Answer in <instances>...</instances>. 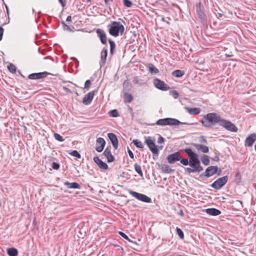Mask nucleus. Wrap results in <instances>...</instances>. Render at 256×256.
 <instances>
[{
    "mask_svg": "<svg viewBox=\"0 0 256 256\" xmlns=\"http://www.w3.org/2000/svg\"><path fill=\"white\" fill-rule=\"evenodd\" d=\"M194 146L198 150H201L204 153H208V148L201 144H194Z\"/></svg>",
    "mask_w": 256,
    "mask_h": 256,
    "instance_id": "nucleus-23",
    "label": "nucleus"
},
{
    "mask_svg": "<svg viewBox=\"0 0 256 256\" xmlns=\"http://www.w3.org/2000/svg\"><path fill=\"white\" fill-rule=\"evenodd\" d=\"M200 16L201 18H204V14L202 13L201 14H200Z\"/></svg>",
    "mask_w": 256,
    "mask_h": 256,
    "instance_id": "nucleus-60",
    "label": "nucleus"
},
{
    "mask_svg": "<svg viewBox=\"0 0 256 256\" xmlns=\"http://www.w3.org/2000/svg\"><path fill=\"white\" fill-rule=\"evenodd\" d=\"M4 32V29L2 26H0V41L2 40Z\"/></svg>",
    "mask_w": 256,
    "mask_h": 256,
    "instance_id": "nucleus-51",
    "label": "nucleus"
},
{
    "mask_svg": "<svg viewBox=\"0 0 256 256\" xmlns=\"http://www.w3.org/2000/svg\"><path fill=\"white\" fill-rule=\"evenodd\" d=\"M93 160L100 168L104 170L108 169V164L106 162H102L98 156H94Z\"/></svg>",
    "mask_w": 256,
    "mask_h": 256,
    "instance_id": "nucleus-19",
    "label": "nucleus"
},
{
    "mask_svg": "<svg viewBox=\"0 0 256 256\" xmlns=\"http://www.w3.org/2000/svg\"><path fill=\"white\" fill-rule=\"evenodd\" d=\"M109 34L114 37L122 35L124 31V26L118 22L113 21L108 26Z\"/></svg>",
    "mask_w": 256,
    "mask_h": 256,
    "instance_id": "nucleus-2",
    "label": "nucleus"
},
{
    "mask_svg": "<svg viewBox=\"0 0 256 256\" xmlns=\"http://www.w3.org/2000/svg\"><path fill=\"white\" fill-rule=\"evenodd\" d=\"M123 4L127 8H130L132 5V2L130 0H123Z\"/></svg>",
    "mask_w": 256,
    "mask_h": 256,
    "instance_id": "nucleus-39",
    "label": "nucleus"
},
{
    "mask_svg": "<svg viewBox=\"0 0 256 256\" xmlns=\"http://www.w3.org/2000/svg\"><path fill=\"white\" fill-rule=\"evenodd\" d=\"M103 154L107 158L108 162H112L114 161V156L112 155L110 148H106L105 149Z\"/></svg>",
    "mask_w": 256,
    "mask_h": 256,
    "instance_id": "nucleus-20",
    "label": "nucleus"
},
{
    "mask_svg": "<svg viewBox=\"0 0 256 256\" xmlns=\"http://www.w3.org/2000/svg\"><path fill=\"white\" fill-rule=\"evenodd\" d=\"M187 110V112L192 115H196L198 114L200 112V108H186Z\"/></svg>",
    "mask_w": 256,
    "mask_h": 256,
    "instance_id": "nucleus-26",
    "label": "nucleus"
},
{
    "mask_svg": "<svg viewBox=\"0 0 256 256\" xmlns=\"http://www.w3.org/2000/svg\"><path fill=\"white\" fill-rule=\"evenodd\" d=\"M48 72H38V73H33L30 74L28 78L30 80H38L41 79L46 78L48 74Z\"/></svg>",
    "mask_w": 256,
    "mask_h": 256,
    "instance_id": "nucleus-13",
    "label": "nucleus"
},
{
    "mask_svg": "<svg viewBox=\"0 0 256 256\" xmlns=\"http://www.w3.org/2000/svg\"><path fill=\"white\" fill-rule=\"evenodd\" d=\"M184 152L188 156L190 160L198 157V155L194 152L190 148H186Z\"/></svg>",
    "mask_w": 256,
    "mask_h": 256,
    "instance_id": "nucleus-25",
    "label": "nucleus"
},
{
    "mask_svg": "<svg viewBox=\"0 0 256 256\" xmlns=\"http://www.w3.org/2000/svg\"><path fill=\"white\" fill-rule=\"evenodd\" d=\"M162 21H164H164H165V20H164V18H162Z\"/></svg>",
    "mask_w": 256,
    "mask_h": 256,
    "instance_id": "nucleus-64",
    "label": "nucleus"
},
{
    "mask_svg": "<svg viewBox=\"0 0 256 256\" xmlns=\"http://www.w3.org/2000/svg\"><path fill=\"white\" fill-rule=\"evenodd\" d=\"M7 253L9 256H17L18 251L16 248H10L7 250Z\"/></svg>",
    "mask_w": 256,
    "mask_h": 256,
    "instance_id": "nucleus-28",
    "label": "nucleus"
},
{
    "mask_svg": "<svg viewBox=\"0 0 256 256\" xmlns=\"http://www.w3.org/2000/svg\"><path fill=\"white\" fill-rule=\"evenodd\" d=\"M109 114L110 116L114 118H116L119 116L118 112L116 110H110L109 112Z\"/></svg>",
    "mask_w": 256,
    "mask_h": 256,
    "instance_id": "nucleus-35",
    "label": "nucleus"
},
{
    "mask_svg": "<svg viewBox=\"0 0 256 256\" xmlns=\"http://www.w3.org/2000/svg\"><path fill=\"white\" fill-rule=\"evenodd\" d=\"M96 32L101 42L104 44H106L107 38L105 32L102 29L98 28L96 30Z\"/></svg>",
    "mask_w": 256,
    "mask_h": 256,
    "instance_id": "nucleus-15",
    "label": "nucleus"
},
{
    "mask_svg": "<svg viewBox=\"0 0 256 256\" xmlns=\"http://www.w3.org/2000/svg\"><path fill=\"white\" fill-rule=\"evenodd\" d=\"M108 136L110 140L113 147L116 150L118 148V140L116 135L114 133L110 132L108 134Z\"/></svg>",
    "mask_w": 256,
    "mask_h": 256,
    "instance_id": "nucleus-18",
    "label": "nucleus"
},
{
    "mask_svg": "<svg viewBox=\"0 0 256 256\" xmlns=\"http://www.w3.org/2000/svg\"><path fill=\"white\" fill-rule=\"evenodd\" d=\"M134 170L138 174L141 176H143V173L142 170L141 166L138 164H135L134 165Z\"/></svg>",
    "mask_w": 256,
    "mask_h": 256,
    "instance_id": "nucleus-31",
    "label": "nucleus"
},
{
    "mask_svg": "<svg viewBox=\"0 0 256 256\" xmlns=\"http://www.w3.org/2000/svg\"><path fill=\"white\" fill-rule=\"evenodd\" d=\"M162 148H163V146H159V148H160V149H162Z\"/></svg>",
    "mask_w": 256,
    "mask_h": 256,
    "instance_id": "nucleus-63",
    "label": "nucleus"
},
{
    "mask_svg": "<svg viewBox=\"0 0 256 256\" xmlns=\"http://www.w3.org/2000/svg\"><path fill=\"white\" fill-rule=\"evenodd\" d=\"M154 142L155 139L150 136H148L145 140V143L147 144L152 153L154 154H158V150Z\"/></svg>",
    "mask_w": 256,
    "mask_h": 256,
    "instance_id": "nucleus-8",
    "label": "nucleus"
},
{
    "mask_svg": "<svg viewBox=\"0 0 256 256\" xmlns=\"http://www.w3.org/2000/svg\"><path fill=\"white\" fill-rule=\"evenodd\" d=\"M256 140V133H254L248 136L244 142L245 146L251 147Z\"/></svg>",
    "mask_w": 256,
    "mask_h": 256,
    "instance_id": "nucleus-16",
    "label": "nucleus"
},
{
    "mask_svg": "<svg viewBox=\"0 0 256 256\" xmlns=\"http://www.w3.org/2000/svg\"><path fill=\"white\" fill-rule=\"evenodd\" d=\"M182 158L179 152H175L168 155L167 157V160L169 164H172L176 162L179 161Z\"/></svg>",
    "mask_w": 256,
    "mask_h": 256,
    "instance_id": "nucleus-11",
    "label": "nucleus"
},
{
    "mask_svg": "<svg viewBox=\"0 0 256 256\" xmlns=\"http://www.w3.org/2000/svg\"><path fill=\"white\" fill-rule=\"evenodd\" d=\"M106 142L103 138H99L96 140V150L98 152H102L105 146Z\"/></svg>",
    "mask_w": 256,
    "mask_h": 256,
    "instance_id": "nucleus-14",
    "label": "nucleus"
},
{
    "mask_svg": "<svg viewBox=\"0 0 256 256\" xmlns=\"http://www.w3.org/2000/svg\"><path fill=\"white\" fill-rule=\"evenodd\" d=\"M221 172V170H220L219 172L218 173V174H220V173Z\"/></svg>",
    "mask_w": 256,
    "mask_h": 256,
    "instance_id": "nucleus-62",
    "label": "nucleus"
},
{
    "mask_svg": "<svg viewBox=\"0 0 256 256\" xmlns=\"http://www.w3.org/2000/svg\"><path fill=\"white\" fill-rule=\"evenodd\" d=\"M178 214L181 216H184V213L183 212V210H182L180 209V212L178 213Z\"/></svg>",
    "mask_w": 256,
    "mask_h": 256,
    "instance_id": "nucleus-55",
    "label": "nucleus"
},
{
    "mask_svg": "<svg viewBox=\"0 0 256 256\" xmlns=\"http://www.w3.org/2000/svg\"><path fill=\"white\" fill-rule=\"evenodd\" d=\"M107 56L108 48L106 47H104L100 53V67H102L105 65Z\"/></svg>",
    "mask_w": 256,
    "mask_h": 256,
    "instance_id": "nucleus-17",
    "label": "nucleus"
},
{
    "mask_svg": "<svg viewBox=\"0 0 256 256\" xmlns=\"http://www.w3.org/2000/svg\"><path fill=\"white\" fill-rule=\"evenodd\" d=\"M220 17H222L223 16V14H218Z\"/></svg>",
    "mask_w": 256,
    "mask_h": 256,
    "instance_id": "nucleus-61",
    "label": "nucleus"
},
{
    "mask_svg": "<svg viewBox=\"0 0 256 256\" xmlns=\"http://www.w3.org/2000/svg\"><path fill=\"white\" fill-rule=\"evenodd\" d=\"M218 168L217 166H208L205 172L200 174V176L202 178V176H206L209 178L215 174L217 173Z\"/></svg>",
    "mask_w": 256,
    "mask_h": 256,
    "instance_id": "nucleus-10",
    "label": "nucleus"
},
{
    "mask_svg": "<svg viewBox=\"0 0 256 256\" xmlns=\"http://www.w3.org/2000/svg\"><path fill=\"white\" fill-rule=\"evenodd\" d=\"M206 212L208 214L216 216L220 215L221 214V212L216 208H208L206 210Z\"/></svg>",
    "mask_w": 256,
    "mask_h": 256,
    "instance_id": "nucleus-21",
    "label": "nucleus"
},
{
    "mask_svg": "<svg viewBox=\"0 0 256 256\" xmlns=\"http://www.w3.org/2000/svg\"><path fill=\"white\" fill-rule=\"evenodd\" d=\"M123 98L124 102H131L133 100V96L127 92H123Z\"/></svg>",
    "mask_w": 256,
    "mask_h": 256,
    "instance_id": "nucleus-22",
    "label": "nucleus"
},
{
    "mask_svg": "<svg viewBox=\"0 0 256 256\" xmlns=\"http://www.w3.org/2000/svg\"><path fill=\"white\" fill-rule=\"evenodd\" d=\"M220 126L228 130L233 132H236L238 130L237 127L231 122L222 119V118L220 120Z\"/></svg>",
    "mask_w": 256,
    "mask_h": 256,
    "instance_id": "nucleus-6",
    "label": "nucleus"
},
{
    "mask_svg": "<svg viewBox=\"0 0 256 256\" xmlns=\"http://www.w3.org/2000/svg\"><path fill=\"white\" fill-rule=\"evenodd\" d=\"M64 184L70 188L80 189V186L76 182L70 183L68 182H66Z\"/></svg>",
    "mask_w": 256,
    "mask_h": 256,
    "instance_id": "nucleus-24",
    "label": "nucleus"
},
{
    "mask_svg": "<svg viewBox=\"0 0 256 256\" xmlns=\"http://www.w3.org/2000/svg\"><path fill=\"white\" fill-rule=\"evenodd\" d=\"M176 231L180 238L183 240L184 238V234L182 230L180 228L177 227L176 228Z\"/></svg>",
    "mask_w": 256,
    "mask_h": 256,
    "instance_id": "nucleus-36",
    "label": "nucleus"
},
{
    "mask_svg": "<svg viewBox=\"0 0 256 256\" xmlns=\"http://www.w3.org/2000/svg\"><path fill=\"white\" fill-rule=\"evenodd\" d=\"M132 143L138 148L141 149L144 148V145L142 143L138 140H132Z\"/></svg>",
    "mask_w": 256,
    "mask_h": 256,
    "instance_id": "nucleus-32",
    "label": "nucleus"
},
{
    "mask_svg": "<svg viewBox=\"0 0 256 256\" xmlns=\"http://www.w3.org/2000/svg\"><path fill=\"white\" fill-rule=\"evenodd\" d=\"M130 84L128 80H125L123 82V92H127L128 90V88L130 86Z\"/></svg>",
    "mask_w": 256,
    "mask_h": 256,
    "instance_id": "nucleus-37",
    "label": "nucleus"
},
{
    "mask_svg": "<svg viewBox=\"0 0 256 256\" xmlns=\"http://www.w3.org/2000/svg\"><path fill=\"white\" fill-rule=\"evenodd\" d=\"M162 170L165 173H171L174 172V170L170 168L168 165H164L162 167Z\"/></svg>",
    "mask_w": 256,
    "mask_h": 256,
    "instance_id": "nucleus-30",
    "label": "nucleus"
},
{
    "mask_svg": "<svg viewBox=\"0 0 256 256\" xmlns=\"http://www.w3.org/2000/svg\"><path fill=\"white\" fill-rule=\"evenodd\" d=\"M182 122H180L178 120L174 118H165L163 119H160L156 121V124L160 126H176L180 124H182Z\"/></svg>",
    "mask_w": 256,
    "mask_h": 256,
    "instance_id": "nucleus-4",
    "label": "nucleus"
},
{
    "mask_svg": "<svg viewBox=\"0 0 256 256\" xmlns=\"http://www.w3.org/2000/svg\"><path fill=\"white\" fill-rule=\"evenodd\" d=\"M44 59H50V60H52V58H51L50 56L45 57V58H44Z\"/></svg>",
    "mask_w": 256,
    "mask_h": 256,
    "instance_id": "nucleus-59",
    "label": "nucleus"
},
{
    "mask_svg": "<svg viewBox=\"0 0 256 256\" xmlns=\"http://www.w3.org/2000/svg\"><path fill=\"white\" fill-rule=\"evenodd\" d=\"M128 154H129L130 158H134V156L133 152L129 149L128 150Z\"/></svg>",
    "mask_w": 256,
    "mask_h": 256,
    "instance_id": "nucleus-53",
    "label": "nucleus"
},
{
    "mask_svg": "<svg viewBox=\"0 0 256 256\" xmlns=\"http://www.w3.org/2000/svg\"><path fill=\"white\" fill-rule=\"evenodd\" d=\"M147 67L148 68V71L151 74H156L159 72L158 70L156 68L154 65L152 64H148L147 65Z\"/></svg>",
    "mask_w": 256,
    "mask_h": 256,
    "instance_id": "nucleus-27",
    "label": "nucleus"
},
{
    "mask_svg": "<svg viewBox=\"0 0 256 256\" xmlns=\"http://www.w3.org/2000/svg\"><path fill=\"white\" fill-rule=\"evenodd\" d=\"M62 28L64 30H66L68 32H72V29L67 24H66L64 22H62Z\"/></svg>",
    "mask_w": 256,
    "mask_h": 256,
    "instance_id": "nucleus-42",
    "label": "nucleus"
},
{
    "mask_svg": "<svg viewBox=\"0 0 256 256\" xmlns=\"http://www.w3.org/2000/svg\"><path fill=\"white\" fill-rule=\"evenodd\" d=\"M180 160V163L184 166H188V164H189L190 160L188 161V160L186 158H181V159Z\"/></svg>",
    "mask_w": 256,
    "mask_h": 256,
    "instance_id": "nucleus-43",
    "label": "nucleus"
},
{
    "mask_svg": "<svg viewBox=\"0 0 256 256\" xmlns=\"http://www.w3.org/2000/svg\"><path fill=\"white\" fill-rule=\"evenodd\" d=\"M153 83L156 88L162 90H167L170 88V86L166 84L164 81L158 78L154 80Z\"/></svg>",
    "mask_w": 256,
    "mask_h": 256,
    "instance_id": "nucleus-9",
    "label": "nucleus"
},
{
    "mask_svg": "<svg viewBox=\"0 0 256 256\" xmlns=\"http://www.w3.org/2000/svg\"><path fill=\"white\" fill-rule=\"evenodd\" d=\"M108 42L110 44V48L114 50L115 48H116V44H115L114 42L111 39H110L108 40Z\"/></svg>",
    "mask_w": 256,
    "mask_h": 256,
    "instance_id": "nucleus-45",
    "label": "nucleus"
},
{
    "mask_svg": "<svg viewBox=\"0 0 256 256\" xmlns=\"http://www.w3.org/2000/svg\"><path fill=\"white\" fill-rule=\"evenodd\" d=\"M90 84L91 82L90 80H86L84 84V88H86V90H88L90 87Z\"/></svg>",
    "mask_w": 256,
    "mask_h": 256,
    "instance_id": "nucleus-47",
    "label": "nucleus"
},
{
    "mask_svg": "<svg viewBox=\"0 0 256 256\" xmlns=\"http://www.w3.org/2000/svg\"><path fill=\"white\" fill-rule=\"evenodd\" d=\"M118 234L124 239L128 240L129 242H131L130 240L124 232H118Z\"/></svg>",
    "mask_w": 256,
    "mask_h": 256,
    "instance_id": "nucleus-44",
    "label": "nucleus"
},
{
    "mask_svg": "<svg viewBox=\"0 0 256 256\" xmlns=\"http://www.w3.org/2000/svg\"><path fill=\"white\" fill-rule=\"evenodd\" d=\"M60 164L56 162H53L52 165V167L54 170H58L60 168Z\"/></svg>",
    "mask_w": 256,
    "mask_h": 256,
    "instance_id": "nucleus-46",
    "label": "nucleus"
},
{
    "mask_svg": "<svg viewBox=\"0 0 256 256\" xmlns=\"http://www.w3.org/2000/svg\"><path fill=\"white\" fill-rule=\"evenodd\" d=\"M114 49L110 48V52L112 55H113L114 54Z\"/></svg>",
    "mask_w": 256,
    "mask_h": 256,
    "instance_id": "nucleus-58",
    "label": "nucleus"
},
{
    "mask_svg": "<svg viewBox=\"0 0 256 256\" xmlns=\"http://www.w3.org/2000/svg\"><path fill=\"white\" fill-rule=\"evenodd\" d=\"M54 136L55 139L56 140H57L60 142L64 141V139L63 138L62 136L58 134L54 133Z\"/></svg>",
    "mask_w": 256,
    "mask_h": 256,
    "instance_id": "nucleus-40",
    "label": "nucleus"
},
{
    "mask_svg": "<svg viewBox=\"0 0 256 256\" xmlns=\"http://www.w3.org/2000/svg\"><path fill=\"white\" fill-rule=\"evenodd\" d=\"M199 142L202 144H206L207 141L205 138L204 136H201L199 138Z\"/></svg>",
    "mask_w": 256,
    "mask_h": 256,
    "instance_id": "nucleus-48",
    "label": "nucleus"
},
{
    "mask_svg": "<svg viewBox=\"0 0 256 256\" xmlns=\"http://www.w3.org/2000/svg\"><path fill=\"white\" fill-rule=\"evenodd\" d=\"M164 141H165V139L164 138H162V136H160L158 138V142L159 144H161L162 143H164Z\"/></svg>",
    "mask_w": 256,
    "mask_h": 256,
    "instance_id": "nucleus-49",
    "label": "nucleus"
},
{
    "mask_svg": "<svg viewBox=\"0 0 256 256\" xmlns=\"http://www.w3.org/2000/svg\"><path fill=\"white\" fill-rule=\"evenodd\" d=\"M201 160L202 162L205 165L208 166L210 164V160L208 156L206 155H204L202 158Z\"/></svg>",
    "mask_w": 256,
    "mask_h": 256,
    "instance_id": "nucleus-33",
    "label": "nucleus"
},
{
    "mask_svg": "<svg viewBox=\"0 0 256 256\" xmlns=\"http://www.w3.org/2000/svg\"><path fill=\"white\" fill-rule=\"evenodd\" d=\"M189 165L191 168H186V170L188 174L199 172L203 170L202 167L200 166V162L198 159V157L190 160Z\"/></svg>",
    "mask_w": 256,
    "mask_h": 256,
    "instance_id": "nucleus-3",
    "label": "nucleus"
},
{
    "mask_svg": "<svg viewBox=\"0 0 256 256\" xmlns=\"http://www.w3.org/2000/svg\"><path fill=\"white\" fill-rule=\"evenodd\" d=\"M112 1V0H104V3L107 8H110V2Z\"/></svg>",
    "mask_w": 256,
    "mask_h": 256,
    "instance_id": "nucleus-52",
    "label": "nucleus"
},
{
    "mask_svg": "<svg viewBox=\"0 0 256 256\" xmlns=\"http://www.w3.org/2000/svg\"><path fill=\"white\" fill-rule=\"evenodd\" d=\"M70 154L71 156H72L74 157H76L78 158H80L81 157L80 154L76 150H74L72 151L70 153Z\"/></svg>",
    "mask_w": 256,
    "mask_h": 256,
    "instance_id": "nucleus-38",
    "label": "nucleus"
},
{
    "mask_svg": "<svg viewBox=\"0 0 256 256\" xmlns=\"http://www.w3.org/2000/svg\"><path fill=\"white\" fill-rule=\"evenodd\" d=\"M8 70L12 74H15L16 72V66L12 64H10L8 66Z\"/></svg>",
    "mask_w": 256,
    "mask_h": 256,
    "instance_id": "nucleus-34",
    "label": "nucleus"
},
{
    "mask_svg": "<svg viewBox=\"0 0 256 256\" xmlns=\"http://www.w3.org/2000/svg\"><path fill=\"white\" fill-rule=\"evenodd\" d=\"M5 6H6V12H7L8 14V15L9 14L8 8V6L6 4H5Z\"/></svg>",
    "mask_w": 256,
    "mask_h": 256,
    "instance_id": "nucleus-57",
    "label": "nucleus"
},
{
    "mask_svg": "<svg viewBox=\"0 0 256 256\" xmlns=\"http://www.w3.org/2000/svg\"><path fill=\"white\" fill-rule=\"evenodd\" d=\"M96 92V90H93L86 94L82 100L83 104L85 105H88L90 104L94 98L95 92Z\"/></svg>",
    "mask_w": 256,
    "mask_h": 256,
    "instance_id": "nucleus-12",
    "label": "nucleus"
},
{
    "mask_svg": "<svg viewBox=\"0 0 256 256\" xmlns=\"http://www.w3.org/2000/svg\"><path fill=\"white\" fill-rule=\"evenodd\" d=\"M66 20V22H71V20H72V17H71V16H68L67 17Z\"/></svg>",
    "mask_w": 256,
    "mask_h": 256,
    "instance_id": "nucleus-56",
    "label": "nucleus"
},
{
    "mask_svg": "<svg viewBox=\"0 0 256 256\" xmlns=\"http://www.w3.org/2000/svg\"><path fill=\"white\" fill-rule=\"evenodd\" d=\"M132 82L134 84H138L139 82V78L138 76H134L132 80Z\"/></svg>",
    "mask_w": 256,
    "mask_h": 256,
    "instance_id": "nucleus-50",
    "label": "nucleus"
},
{
    "mask_svg": "<svg viewBox=\"0 0 256 256\" xmlns=\"http://www.w3.org/2000/svg\"><path fill=\"white\" fill-rule=\"evenodd\" d=\"M228 180V176H227L218 178L214 181L210 186L216 189L219 190L224 186Z\"/></svg>",
    "mask_w": 256,
    "mask_h": 256,
    "instance_id": "nucleus-7",
    "label": "nucleus"
},
{
    "mask_svg": "<svg viewBox=\"0 0 256 256\" xmlns=\"http://www.w3.org/2000/svg\"><path fill=\"white\" fill-rule=\"evenodd\" d=\"M221 117L216 113H208L202 118V122L204 127L210 128L216 124H220Z\"/></svg>",
    "mask_w": 256,
    "mask_h": 256,
    "instance_id": "nucleus-1",
    "label": "nucleus"
},
{
    "mask_svg": "<svg viewBox=\"0 0 256 256\" xmlns=\"http://www.w3.org/2000/svg\"><path fill=\"white\" fill-rule=\"evenodd\" d=\"M184 74V71H182L180 70H176L172 72V76L176 77V78H180Z\"/></svg>",
    "mask_w": 256,
    "mask_h": 256,
    "instance_id": "nucleus-29",
    "label": "nucleus"
},
{
    "mask_svg": "<svg viewBox=\"0 0 256 256\" xmlns=\"http://www.w3.org/2000/svg\"><path fill=\"white\" fill-rule=\"evenodd\" d=\"M128 192L130 195L139 200L148 203L152 202V198L144 194L138 193L130 190H128Z\"/></svg>",
    "mask_w": 256,
    "mask_h": 256,
    "instance_id": "nucleus-5",
    "label": "nucleus"
},
{
    "mask_svg": "<svg viewBox=\"0 0 256 256\" xmlns=\"http://www.w3.org/2000/svg\"><path fill=\"white\" fill-rule=\"evenodd\" d=\"M62 6H64L66 4V0H58Z\"/></svg>",
    "mask_w": 256,
    "mask_h": 256,
    "instance_id": "nucleus-54",
    "label": "nucleus"
},
{
    "mask_svg": "<svg viewBox=\"0 0 256 256\" xmlns=\"http://www.w3.org/2000/svg\"><path fill=\"white\" fill-rule=\"evenodd\" d=\"M170 94L172 95L174 98H177L179 96L178 93L176 90H172L170 92Z\"/></svg>",
    "mask_w": 256,
    "mask_h": 256,
    "instance_id": "nucleus-41",
    "label": "nucleus"
}]
</instances>
